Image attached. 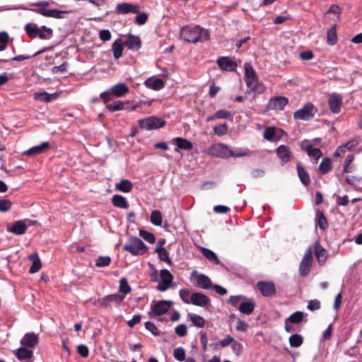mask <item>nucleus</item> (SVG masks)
Returning <instances> with one entry per match:
<instances>
[{
	"label": "nucleus",
	"mask_w": 362,
	"mask_h": 362,
	"mask_svg": "<svg viewBox=\"0 0 362 362\" xmlns=\"http://www.w3.org/2000/svg\"><path fill=\"white\" fill-rule=\"evenodd\" d=\"M173 304L170 300H160L153 305H151V314L156 316H160L168 312Z\"/></svg>",
	"instance_id": "obj_13"
},
{
	"label": "nucleus",
	"mask_w": 362,
	"mask_h": 362,
	"mask_svg": "<svg viewBox=\"0 0 362 362\" xmlns=\"http://www.w3.org/2000/svg\"><path fill=\"white\" fill-rule=\"evenodd\" d=\"M175 333L180 337H184L187 334V327L184 324H180L175 328Z\"/></svg>",
	"instance_id": "obj_59"
},
{
	"label": "nucleus",
	"mask_w": 362,
	"mask_h": 362,
	"mask_svg": "<svg viewBox=\"0 0 362 362\" xmlns=\"http://www.w3.org/2000/svg\"><path fill=\"white\" fill-rule=\"evenodd\" d=\"M145 85L155 90H159L164 87V82L160 78L148 79L145 81Z\"/></svg>",
	"instance_id": "obj_34"
},
{
	"label": "nucleus",
	"mask_w": 362,
	"mask_h": 362,
	"mask_svg": "<svg viewBox=\"0 0 362 362\" xmlns=\"http://www.w3.org/2000/svg\"><path fill=\"white\" fill-rule=\"evenodd\" d=\"M57 94L53 93L49 94L45 91L44 92H38L34 93V98L36 100L41 101V102H49L52 100L53 99L56 98Z\"/></svg>",
	"instance_id": "obj_33"
},
{
	"label": "nucleus",
	"mask_w": 362,
	"mask_h": 362,
	"mask_svg": "<svg viewBox=\"0 0 362 362\" xmlns=\"http://www.w3.org/2000/svg\"><path fill=\"white\" fill-rule=\"evenodd\" d=\"M247 298L242 295H238V296H231L228 300V303L230 304L231 305L236 307L238 304H240L241 302L243 300H246Z\"/></svg>",
	"instance_id": "obj_48"
},
{
	"label": "nucleus",
	"mask_w": 362,
	"mask_h": 362,
	"mask_svg": "<svg viewBox=\"0 0 362 362\" xmlns=\"http://www.w3.org/2000/svg\"><path fill=\"white\" fill-rule=\"evenodd\" d=\"M173 356L179 361H183L185 358V351L182 347H178L174 349Z\"/></svg>",
	"instance_id": "obj_51"
},
{
	"label": "nucleus",
	"mask_w": 362,
	"mask_h": 362,
	"mask_svg": "<svg viewBox=\"0 0 362 362\" xmlns=\"http://www.w3.org/2000/svg\"><path fill=\"white\" fill-rule=\"evenodd\" d=\"M303 343V337L299 334H293L289 338V344L292 347H298Z\"/></svg>",
	"instance_id": "obj_46"
},
{
	"label": "nucleus",
	"mask_w": 362,
	"mask_h": 362,
	"mask_svg": "<svg viewBox=\"0 0 362 362\" xmlns=\"http://www.w3.org/2000/svg\"><path fill=\"white\" fill-rule=\"evenodd\" d=\"M111 262L109 256H100L95 260V265L98 267H107Z\"/></svg>",
	"instance_id": "obj_49"
},
{
	"label": "nucleus",
	"mask_w": 362,
	"mask_h": 362,
	"mask_svg": "<svg viewBox=\"0 0 362 362\" xmlns=\"http://www.w3.org/2000/svg\"><path fill=\"white\" fill-rule=\"evenodd\" d=\"M115 10L119 14L137 13L139 11V8L135 4L124 2L118 4Z\"/></svg>",
	"instance_id": "obj_16"
},
{
	"label": "nucleus",
	"mask_w": 362,
	"mask_h": 362,
	"mask_svg": "<svg viewBox=\"0 0 362 362\" xmlns=\"http://www.w3.org/2000/svg\"><path fill=\"white\" fill-rule=\"evenodd\" d=\"M257 287L265 296L273 295L275 293V286L272 282L260 281L257 283Z\"/></svg>",
	"instance_id": "obj_19"
},
{
	"label": "nucleus",
	"mask_w": 362,
	"mask_h": 362,
	"mask_svg": "<svg viewBox=\"0 0 362 362\" xmlns=\"http://www.w3.org/2000/svg\"><path fill=\"white\" fill-rule=\"evenodd\" d=\"M181 37L189 42H202L209 38V33L206 29L200 26H186L181 30Z\"/></svg>",
	"instance_id": "obj_2"
},
{
	"label": "nucleus",
	"mask_w": 362,
	"mask_h": 362,
	"mask_svg": "<svg viewBox=\"0 0 362 362\" xmlns=\"http://www.w3.org/2000/svg\"><path fill=\"white\" fill-rule=\"evenodd\" d=\"M125 44L128 49L132 50H138L141 47L140 38L134 35L129 36Z\"/></svg>",
	"instance_id": "obj_32"
},
{
	"label": "nucleus",
	"mask_w": 362,
	"mask_h": 362,
	"mask_svg": "<svg viewBox=\"0 0 362 362\" xmlns=\"http://www.w3.org/2000/svg\"><path fill=\"white\" fill-rule=\"evenodd\" d=\"M245 80L248 88L251 90L256 91L257 85V78L256 74L250 64H245Z\"/></svg>",
	"instance_id": "obj_10"
},
{
	"label": "nucleus",
	"mask_w": 362,
	"mask_h": 362,
	"mask_svg": "<svg viewBox=\"0 0 362 362\" xmlns=\"http://www.w3.org/2000/svg\"><path fill=\"white\" fill-rule=\"evenodd\" d=\"M315 256L320 263H323L327 259V252L320 245H315Z\"/></svg>",
	"instance_id": "obj_39"
},
{
	"label": "nucleus",
	"mask_w": 362,
	"mask_h": 362,
	"mask_svg": "<svg viewBox=\"0 0 362 362\" xmlns=\"http://www.w3.org/2000/svg\"><path fill=\"white\" fill-rule=\"evenodd\" d=\"M160 279H155L154 281H158L157 289L160 291H165L172 285L173 276L168 269H162L159 273Z\"/></svg>",
	"instance_id": "obj_6"
},
{
	"label": "nucleus",
	"mask_w": 362,
	"mask_h": 362,
	"mask_svg": "<svg viewBox=\"0 0 362 362\" xmlns=\"http://www.w3.org/2000/svg\"><path fill=\"white\" fill-rule=\"evenodd\" d=\"M141 128L146 130H153L160 128L165 124V122L155 116H151L139 122Z\"/></svg>",
	"instance_id": "obj_7"
},
{
	"label": "nucleus",
	"mask_w": 362,
	"mask_h": 362,
	"mask_svg": "<svg viewBox=\"0 0 362 362\" xmlns=\"http://www.w3.org/2000/svg\"><path fill=\"white\" fill-rule=\"evenodd\" d=\"M304 314L302 312L297 311L292 315H290L288 318L286 319L287 322L290 323H299L302 321L303 318Z\"/></svg>",
	"instance_id": "obj_45"
},
{
	"label": "nucleus",
	"mask_w": 362,
	"mask_h": 362,
	"mask_svg": "<svg viewBox=\"0 0 362 362\" xmlns=\"http://www.w3.org/2000/svg\"><path fill=\"white\" fill-rule=\"evenodd\" d=\"M156 252L158 254V257L161 261L166 262L168 263L170 262L168 253L163 247L156 245Z\"/></svg>",
	"instance_id": "obj_40"
},
{
	"label": "nucleus",
	"mask_w": 362,
	"mask_h": 362,
	"mask_svg": "<svg viewBox=\"0 0 362 362\" xmlns=\"http://www.w3.org/2000/svg\"><path fill=\"white\" fill-rule=\"evenodd\" d=\"M217 63L220 68L228 71H235L237 68V64L228 57H222L217 59Z\"/></svg>",
	"instance_id": "obj_18"
},
{
	"label": "nucleus",
	"mask_w": 362,
	"mask_h": 362,
	"mask_svg": "<svg viewBox=\"0 0 362 362\" xmlns=\"http://www.w3.org/2000/svg\"><path fill=\"white\" fill-rule=\"evenodd\" d=\"M320 308V302L317 300V299H314V300H311L308 302V309L311 310V311H314V310H319Z\"/></svg>",
	"instance_id": "obj_56"
},
{
	"label": "nucleus",
	"mask_w": 362,
	"mask_h": 362,
	"mask_svg": "<svg viewBox=\"0 0 362 362\" xmlns=\"http://www.w3.org/2000/svg\"><path fill=\"white\" fill-rule=\"evenodd\" d=\"M284 134L281 129L271 127L265 129L264 138L269 141H277L283 136Z\"/></svg>",
	"instance_id": "obj_15"
},
{
	"label": "nucleus",
	"mask_w": 362,
	"mask_h": 362,
	"mask_svg": "<svg viewBox=\"0 0 362 362\" xmlns=\"http://www.w3.org/2000/svg\"><path fill=\"white\" fill-rule=\"evenodd\" d=\"M337 41V34L334 28L329 29L327 32V42L329 45H334Z\"/></svg>",
	"instance_id": "obj_53"
},
{
	"label": "nucleus",
	"mask_w": 362,
	"mask_h": 362,
	"mask_svg": "<svg viewBox=\"0 0 362 362\" xmlns=\"http://www.w3.org/2000/svg\"><path fill=\"white\" fill-rule=\"evenodd\" d=\"M49 144L47 141L42 142L40 145L33 146L25 152V154L33 156L42 153L49 148Z\"/></svg>",
	"instance_id": "obj_27"
},
{
	"label": "nucleus",
	"mask_w": 362,
	"mask_h": 362,
	"mask_svg": "<svg viewBox=\"0 0 362 362\" xmlns=\"http://www.w3.org/2000/svg\"><path fill=\"white\" fill-rule=\"evenodd\" d=\"M210 303V299L204 294L195 292L192 294L191 303L192 304L199 306L205 307Z\"/></svg>",
	"instance_id": "obj_17"
},
{
	"label": "nucleus",
	"mask_w": 362,
	"mask_h": 362,
	"mask_svg": "<svg viewBox=\"0 0 362 362\" xmlns=\"http://www.w3.org/2000/svg\"><path fill=\"white\" fill-rule=\"evenodd\" d=\"M129 91L128 86L124 83H119L113 86L110 89L103 92L100 98L103 100L107 110L115 112L119 110L133 111L135 105L128 102L123 103L120 100L112 101V97L117 98L124 96Z\"/></svg>",
	"instance_id": "obj_1"
},
{
	"label": "nucleus",
	"mask_w": 362,
	"mask_h": 362,
	"mask_svg": "<svg viewBox=\"0 0 362 362\" xmlns=\"http://www.w3.org/2000/svg\"><path fill=\"white\" fill-rule=\"evenodd\" d=\"M320 141L321 140L319 138L313 140H303L300 143V147L310 158L317 160L322 155L321 151L317 147Z\"/></svg>",
	"instance_id": "obj_5"
},
{
	"label": "nucleus",
	"mask_w": 362,
	"mask_h": 362,
	"mask_svg": "<svg viewBox=\"0 0 362 362\" xmlns=\"http://www.w3.org/2000/svg\"><path fill=\"white\" fill-rule=\"evenodd\" d=\"M312 254L313 253L311 247H308L306 250L299 266V272L301 276H306L310 272L313 262Z\"/></svg>",
	"instance_id": "obj_9"
},
{
	"label": "nucleus",
	"mask_w": 362,
	"mask_h": 362,
	"mask_svg": "<svg viewBox=\"0 0 362 362\" xmlns=\"http://www.w3.org/2000/svg\"><path fill=\"white\" fill-rule=\"evenodd\" d=\"M132 291L130 286L129 285L127 280L125 278H122L119 281V292L122 293V296H119V302L124 300L125 296L129 293Z\"/></svg>",
	"instance_id": "obj_30"
},
{
	"label": "nucleus",
	"mask_w": 362,
	"mask_h": 362,
	"mask_svg": "<svg viewBox=\"0 0 362 362\" xmlns=\"http://www.w3.org/2000/svg\"><path fill=\"white\" fill-rule=\"evenodd\" d=\"M139 235L149 243H154L156 238L154 235L144 230H140Z\"/></svg>",
	"instance_id": "obj_50"
},
{
	"label": "nucleus",
	"mask_w": 362,
	"mask_h": 362,
	"mask_svg": "<svg viewBox=\"0 0 362 362\" xmlns=\"http://www.w3.org/2000/svg\"><path fill=\"white\" fill-rule=\"evenodd\" d=\"M8 40V35L6 32L0 33V51L6 49Z\"/></svg>",
	"instance_id": "obj_52"
},
{
	"label": "nucleus",
	"mask_w": 362,
	"mask_h": 362,
	"mask_svg": "<svg viewBox=\"0 0 362 362\" xmlns=\"http://www.w3.org/2000/svg\"><path fill=\"white\" fill-rule=\"evenodd\" d=\"M124 250L133 255H142L148 250L145 243L139 238L133 237L129 238L128 242L124 246Z\"/></svg>",
	"instance_id": "obj_4"
},
{
	"label": "nucleus",
	"mask_w": 362,
	"mask_h": 362,
	"mask_svg": "<svg viewBox=\"0 0 362 362\" xmlns=\"http://www.w3.org/2000/svg\"><path fill=\"white\" fill-rule=\"evenodd\" d=\"M191 281L194 286L209 289L212 288V283L210 279L204 274L198 273L196 270H193L191 274Z\"/></svg>",
	"instance_id": "obj_8"
},
{
	"label": "nucleus",
	"mask_w": 362,
	"mask_h": 362,
	"mask_svg": "<svg viewBox=\"0 0 362 362\" xmlns=\"http://www.w3.org/2000/svg\"><path fill=\"white\" fill-rule=\"evenodd\" d=\"M172 142L177 146L175 148L176 152H179L180 149L191 150L193 148L192 142L182 137L175 138L173 139Z\"/></svg>",
	"instance_id": "obj_21"
},
{
	"label": "nucleus",
	"mask_w": 362,
	"mask_h": 362,
	"mask_svg": "<svg viewBox=\"0 0 362 362\" xmlns=\"http://www.w3.org/2000/svg\"><path fill=\"white\" fill-rule=\"evenodd\" d=\"M148 19V16L145 13H139L136 17V23L139 25H144Z\"/></svg>",
	"instance_id": "obj_63"
},
{
	"label": "nucleus",
	"mask_w": 362,
	"mask_h": 362,
	"mask_svg": "<svg viewBox=\"0 0 362 362\" xmlns=\"http://www.w3.org/2000/svg\"><path fill=\"white\" fill-rule=\"evenodd\" d=\"M276 153L279 159L284 163L288 162L292 156L289 148L284 145H281L277 148Z\"/></svg>",
	"instance_id": "obj_22"
},
{
	"label": "nucleus",
	"mask_w": 362,
	"mask_h": 362,
	"mask_svg": "<svg viewBox=\"0 0 362 362\" xmlns=\"http://www.w3.org/2000/svg\"><path fill=\"white\" fill-rule=\"evenodd\" d=\"M180 297L182 300L186 303L189 304L191 303L192 294L190 291L187 288L180 289L179 291Z\"/></svg>",
	"instance_id": "obj_43"
},
{
	"label": "nucleus",
	"mask_w": 362,
	"mask_h": 362,
	"mask_svg": "<svg viewBox=\"0 0 362 362\" xmlns=\"http://www.w3.org/2000/svg\"><path fill=\"white\" fill-rule=\"evenodd\" d=\"M163 216L160 211L154 210L151 214V222L155 226H161Z\"/></svg>",
	"instance_id": "obj_41"
},
{
	"label": "nucleus",
	"mask_w": 362,
	"mask_h": 362,
	"mask_svg": "<svg viewBox=\"0 0 362 362\" xmlns=\"http://www.w3.org/2000/svg\"><path fill=\"white\" fill-rule=\"evenodd\" d=\"M358 141L355 139L350 140L346 144L341 145L337 148L334 153V156H342L345 153L346 149L351 151L358 145Z\"/></svg>",
	"instance_id": "obj_23"
},
{
	"label": "nucleus",
	"mask_w": 362,
	"mask_h": 362,
	"mask_svg": "<svg viewBox=\"0 0 362 362\" xmlns=\"http://www.w3.org/2000/svg\"><path fill=\"white\" fill-rule=\"evenodd\" d=\"M38 343V335L33 333H27L21 340V344L30 348L34 347Z\"/></svg>",
	"instance_id": "obj_20"
},
{
	"label": "nucleus",
	"mask_w": 362,
	"mask_h": 362,
	"mask_svg": "<svg viewBox=\"0 0 362 362\" xmlns=\"http://www.w3.org/2000/svg\"><path fill=\"white\" fill-rule=\"evenodd\" d=\"M297 170L301 182L305 185H309L310 182V176L300 163H298L297 165Z\"/></svg>",
	"instance_id": "obj_35"
},
{
	"label": "nucleus",
	"mask_w": 362,
	"mask_h": 362,
	"mask_svg": "<svg viewBox=\"0 0 362 362\" xmlns=\"http://www.w3.org/2000/svg\"><path fill=\"white\" fill-rule=\"evenodd\" d=\"M210 155L220 158H228L233 154V151L226 146L222 144L213 145L209 149Z\"/></svg>",
	"instance_id": "obj_12"
},
{
	"label": "nucleus",
	"mask_w": 362,
	"mask_h": 362,
	"mask_svg": "<svg viewBox=\"0 0 362 362\" xmlns=\"http://www.w3.org/2000/svg\"><path fill=\"white\" fill-rule=\"evenodd\" d=\"M28 259L33 262V264L29 269V272L30 274H35L41 268V262L37 254H32L29 256Z\"/></svg>",
	"instance_id": "obj_31"
},
{
	"label": "nucleus",
	"mask_w": 362,
	"mask_h": 362,
	"mask_svg": "<svg viewBox=\"0 0 362 362\" xmlns=\"http://www.w3.org/2000/svg\"><path fill=\"white\" fill-rule=\"evenodd\" d=\"M112 50L115 59H118L122 56L123 42L122 39H117L112 45Z\"/></svg>",
	"instance_id": "obj_29"
},
{
	"label": "nucleus",
	"mask_w": 362,
	"mask_h": 362,
	"mask_svg": "<svg viewBox=\"0 0 362 362\" xmlns=\"http://www.w3.org/2000/svg\"><path fill=\"white\" fill-rule=\"evenodd\" d=\"M341 105V98L337 94H333L330 96L329 100V105L331 111L333 113H337L340 111Z\"/></svg>",
	"instance_id": "obj_24"
},
{
	"label": "nucleus",
	"mask_w": 362,
	"mask_h": 362,
	"mask_svg": "<svg viewBox=\"0 0 362 362\" xmlns=\"http://www.w3.org/2000/svg\"><path fill=\"white\" fill-rule=\"evenodd\" d=\"M27 228L28 227L23 221H18L16 223H14V224L11 228L8 229V231L16 235H20L25 233V232L27 230Z\"/></svg>",
	"instance_id": "obj_28"
},
{
	"label": "nucleus",
	"mask_w": 362,
	"mask_h": 362,
	"mask_svg": "<svg viewBox=\"0 0 362 362\" xmlns=\"http://www.w3.org/2000/svg\"><path fill=\"white\" fill-rule=\"evenodd\" d=\"M255 309V304L252 300H243L239 305L238 310L245 315H250Z\"/></svg>",
	"instance_id": "obj_25"
},
{
	"label": "nucleus",
	"mask_w": 362,
	"mask_h": 362,
	"mask_svg": "<svg viewBox=\"0 0 362 362\" xmlns=\"http://www.w3.org/2000/svg\"><path fill=\"white\" fill-rule=\"evenodd\" d=\"M354 159V156L353 155H350L347 157L346 161H345V165H344V172L345 173H350L352 171V167L350 166V164L352 163V161Z\"/></svg>",
	"instance_id": "obj_60"
},
{
	"label": "nucleus",
	"mask_w": 362,
	"mask_h": 362,
	"mask_svg": "<svg viewBox=\"0 0 362 362\" xmlns=\"http://www.w3.org/2000/svg\"><path fill=\"white\" fill-rule=\"evenodd\" d=\"M34 12L39 13L45 17L53 18L56 19H63L70 13L69 11L59 9H33Z\"/></svg>",
	"instance_id": "obj_11"
},
{
	"label": "nucleus",
	"mask_w": 362,
	"mask_h": 362,
	"mask_svg": "<svg viewBox=\"0 0 362 362\" xmlns=\"http://www.w3.org/2000/svg\"><path fill=\"white\" fill-rule=\"evenodd\" d=\"M231 346L234 354L237 356L240 355L243 350L242 344L234 339L233 342L231 344Z\"/></svg>",
	"instance_id": "obj_57"
},
{
	"label": "nucleus",
	"mask_w": 362,
	"mask_h": 362,
	"mask_svg": "<svg viewBox=\"0 0 362 362\" xmlns=\"http://www.w3.org/2000/svg\"><path fill=\"white\" fill-rule=\"evenodd\" d=\"M188 318L191 320L193 325L202 328L205 325V320L199 315L194 313L188 314Z\"/></svg>",
	"instance_id": "obj_38"
},
{
	"label": "nucleus",
	"mask_w": 362,
	"mask_h": 362,
	"mask_svg": "<svg viewBox=\"0 0 362 362\" xmlns=\"http://www.w3.org/2000/svg\"><path fill=\"white\" fill-rule=\"evenodd\" d=\"M288 99L285 97H276L270 99L267 104L268 110L281 111L287 105Z\"/></svg>",
	"instance_id": "obj_14"
},
{
	"label": "nucleus",
	"mask_w": 362,
	"mask_h": 362,
	"mask_svg": "<svg viewBox=\"0 0 362 362\" xmlns=\"http://www.w3.org/2000/svg\"><path fill=\"white\" fill-rule=\"evenodd\" d=\"M11 204L9 201L6 199L0 200V211L5 212L10 209Z\"/></svg>",
	"instance_id": "obj_62"
},
{
	"label": "nucleus",
	"mask_w": 362,
	"mask_h": 362,
	"mask_svg": "<svg viewBox=\"0 0 362 362\" xmlns=\"http://www.w3.org/2000/svg\"><path fill=\"white\" fill-rule=\"evenodd\" d=\"M248 328V325L246 322L238 319L237 320V325H236V329L240 332H246Z\"/></svg>",
	"instance_id": "obj_58"
},
{
	"label": "nucleus",
	"mask_w": 362,
	"mask_h": 362,
	"mask_svg": "<svg viewBox=\"0 0 362 362\" xmlns=\"http://www.w3.org/2000/svg\"><path fill=\"white\" fill-rule=\"evenodd\" d=\"M317 224L322 229H325L327 227V220L322 212H318L317 214Z\"/></svg>",
	"instance_id": "obj_55"
},
{
	"label": "nucleus",
	"mask_w": 362,
	"mask_h": 362,
	"mask_svg": "<svg viewBox=\"0 0 362 362\" xmlns=\"http://www.w3.org/2000/svg\"><path fill=\"white\" fill-rule=\"evenodd\" d=\"M25 31L31 39L40 37L41 40H49L53 36V30L45 25L39 27L36 23H28L25 25Z\"/></svg>",
	"instance_id": "obj_3"
},
{
	"label": "nucleus",
	"mask_w": 362,
	"mask_h": 362,
	"mask_svg": "<svg viewBox=\"0 0 362 362\" xmlns=\"http://www.w3.org/2000/svg\"><path fill=\"white\" fill-rule=\"evenodd\" d=\"M115 188L117 190L127 193L132 190V185L129 180H122L120 182L115 185Z\"/></svg>",
	"instance_id": "obj_37"
},
{
	"label": "nucleus",
	"mask_w": 362,
	"mask_h": 362,
	"mask_svg": "<svg viewBox=\"0 0 362 362\" xmlns=\"http://www.w3.org/2000/svg\"><path fill=\"white\" fill-rule=\"evenodd\" d=\"M316 111L317 109L313 103H307L302 108L295 112V113H313V112Z\"/></svg>",
	"instance_id": "obj_47"
},
{
	"label": "nucleus",
	"mask_w": 362,
	"mask_h": 362,
	"mask_svg": "<svg viewBox=\"0 0 362 362\" xmlns=\"http://www.w3.org/2000/svg\"><path fill=\"white\" fill-rule=\"evenodd\" d=\"M202 252L204 257L209 261H211L216 264L219 263V260L216 255L212 250L207 248H202Z\"/></svg>",
	"instance_id": "obj_42"
},
{
	"label": "nucleus",
	"mask_w": 362,
	"mask_h": 362,
	"mask_svg": "<svg viewBox=\"0 0 362 362\" xmlns=\"http://www.w3.org/2000/svg\"><path fill=\"white\" fill-rule=\"evenodd\" d=\"M119 296L117 294L112 295L105 297L103 299L102 305L105 307L110 305L112 301H119Z\"/></svg>",
	"instance_id": "obj_54"
},
{
	"label": "nucleus",
	"mask_w": 362,
	"mask_h": 362,
	"mask_svg": "<svg viewBox=\"0 0 362 362\" xmlns=\"http://www.w3.org/2000/svg\"><path fill=\"white\" fill-rule=\"evenodd\" d=\"M33 352L25 348L21 347L15 351V355L20 361H25L28 362L30 358L33 356Z\"/></svg>",
	"instance_id": "obj_26"
},
{
	"label": "nucleus",
	"mask_w": 362,
	"mask_h": 362,
	"mask_svg": "<svg viewBox=\"0 0 362 362\" xmlns=\"http://www.w3.org/2000/svg\"><path fill=\"white\" fill-rule=\"evenodd\" d=\"M145 327L153 334H154V335H158L159 334L158 329V328L156 327V325L153 323H152L151 322H146L145 323Z\"/></svg>",
	"instance_id": "obj_61"
},
{
	"label": "nucleus",
	"mask_w": 362,
	"mask_h": 362,
	"mask_svg": "<svg viewBox=\"0 0 362 362\" xmlns=\"http://www.w3.org/2000/svg\"><path fill=\"white\" fill-rule=\"evenodd\" d=\"M100 38L103 41H108L111 38V33L108 30H102L100 31Z\"/></svg>",
	"instance_id": "obj_64"
},
{
	"label": "nucleus",
	"mask_w": 362,
	"mask_h": 362,
	"mask_svg": "<svg viewBox=\"0 0 362 362\" xmlns=\"http://www.w3.org/2000/svg\"><path fill=\"white\" fill-rule=\"evenodd\" d=\"M112 200L113 205L121 209H127L129 207L127 199L122 195L115 194L113 196Z\"/></svg>",
	"instance_id": "obj_36"
},
{
	"label": "nucleus",
	"mask_w": 362,
	"mask_h": 362,
	"mask_svg": "<svg viewBox=\"0 0 362 362\" xmlns=\"http://www.w3.org/2000/svg\"><path fill=\"white\" fill-rule=\"evenodd\" d=\"M331 168L332 161L329 158L323 159L319 166V170L322 173H327Z\"/></svg>",
	"instance_id": "obj_44"
}]
</instances>
